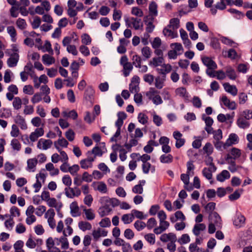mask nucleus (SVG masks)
Masks as SVG:
<instances>
[{"label":"nucleus","mask_w":252,"mask_h":252,"mask_svg":"<svg viewBox=\"0 0 252 252\" xmlns=\"http://www.w3.org/2000/svg\"><path fill=\"white\" fill-rule=\"evenodd\" d=\"M46 247L49 250H51L54 246L61 245L62 249L66 250L69 248V242L66 237H61L60 238L49 237L46 242Z\"/></svg>","instance_id":"nucleus-1"},{"label":"nucleus","mask_w":252,"mask_h":252,"mask_svg":"<svg viewBox=\"0 0 252 252\" xmlns=\"http://www.w3.org/2000/svg\"><path fill=\"white\" fill-rule=\"evenodd\" d=\"M10 57L7 59V64L9 67H13L17 65L19 60V50L15 45L12 46L11 51H8Z\"/></svg>","instance_id":"nucleus-2"},{"label":"nucleus","mask_w":252,"mask_h":252,"mask_svg":"<svg viewBox=\"0 0 252 252\" xmlns=\"http://www.w3.org/2000/svg\"><path fill=\"white\" fill-rule=\"evenodd\" d=\"M100 145V147L95 146L91 151H88L86 155H89L94 159L96 157H101L107 151V150L104 143H101Z\"/></svg>","instance_id":"nucleus-3"},{"label":"nucleus","mask_w":252,"mask_h":252,"mask_svg":"<svg viewBox=\"0 0 252 252\" xmlns=\"http://www.w3.org/2000/svg\"><path fill=\"white\" fill-rule=\"evenodd\" d=\"M125 21L127 27L132 26L135 30H143V24L140 19L134 17H131L130 19L126 18Z\"/></svg>","instance_id":"nucleus-4"},{"label":"nucleus","mask_w":252,"mask_h":252,"mask_svg":"<svg viewBox=\"0 0 252 252\" xmlns=\"http://www.w3.org/2000/svg\"><path fill=\"white\" fill-rule=\"evenodd\" d=\"M120 64L123 67V72L125 77L128 76L133 69L132 64L128 62V58L126 56H123L120 59Z\"/></svg>","instance_id":"nucleus-5"},{"label":"nucleus","mask_w":252,"mask_h":252,"mask_svg":"<svg viewBox=\"0 0 252 252\" xmlns=\"http://www.w3.org/2000/svg\"><path fill=\"white\" fill-rule=\"evenodd\" d=\"M43 240L30 235L26 242V246L29 249H33L39 247L43 244Z\"/></svg>","instance_id":"nucleus-6"},{"label":"nucleus","mask_w":252,"mask_h":252,"mask_svg":"<svg viewBox=\"0 0 252 252\" xmlns=\"http://www.w3.org/2000/svg\"><path fill=\"white\" fill-rule=\"evenodd\" d=\"M64 190L65 195L69 198L78 197L81 193V190L77 187L74 188L66 187L64 189Z\"/></svg>","instance_id":"nucleus-7"},{"label":"nucleus","mask_w":252,"mask_h":252,"mask_svg":"<svg viewBox=\"0 0 252 252\" xmlns=\"http://www.w3.org/2000/svg\"><path fill=\"white\" fill-rule=\"evenodd\" d=\"M55 212L53 209L50 208L45 214V218L47 220L48 223L52 229L56 227V221L54 219Z\"/></svg>","instance_id":"nucleus-8"},{"label":"nucleus","mask_w":252,"mask_h":252,"mask_svg":"<svg viewBox=\"0 0 252 252\" xmlns=\"http://www.w3.org/2000/svg\"><path fill=\"white\" fill-rule=\"evenodd\" d=\"M92 186L94 190L98 191L101 193L105 194L108 192L107 185L102 181L94 182Z\"/></svg>","instance_id":"nucleus-9"},{"label":"nucleus","mask_w":252,"mask_h":252,"mask_svg":"<svg viewBox=\"0 0 252 252\" xmlns=\"http://www.w3.org/2000/svg\"><path fill=\"white\" fill-rule=\"evenodd\" d=\"M209 221V222L215 225L218 228H221V219L217 213L214 212L210 215Z\"/></svg>","instance_id":"nucleus-10"},{"label":"nucleus","mask_w":252,"mask_h":252,"mask_svg":"<svg viewBox=\"0 0 252 252\" xmlns=\"http://www.w3.org/2000/svg\"><path fill=\"white\" fill-rule=\"evenodd\" d=\"M87 158L80 161V166L82 169H88L93 167V162L94 161L91 156L86 155Z\"/></svg>","instance_id":"nucleus-11"},{"label":"nucleus","mask_w":252,"mask_h":252,"mask_svg":"<svg viewBox=\"0 0 252 252\" xmlns=\"http://www.w3.org/2000/svg\"><path fill=\"white\" fill-rule=\"evenodd\" d=\"M173 136L176 140L175 146L179 149L182 147L185 143V139L182 138L183 134L179 131H175L173 133Z\"/></svg>","instance_id":"nucleus-12"},{"label":"nucleus","mask_w":252,"mask_h":252,"mask_svg":"<svg viewBox=\"0 0 252 252\" xmlns=\"http://www.w3.org/2000/svg\"><path fill=\"white\" fill-rule=\"evenodd\" d=\"M53 142L51 140L40 139L37 144V147L40 150H46L51 147Z\"/></svg>","instance_id":"nucleus-13"},{"label":"nucleus","mask_w":252,"mask_h":252,"mask_svg":"<svg viewBox=\"0 0 252 252\" xmlns=\"http://www.w3.org/2000/svg\"><path fill=\"white\" fill-rule=\"evenodd\" d=\"M201 61L203 64L205 65L207 68H217L218 66L217 63L213 60L211 58L207 56H203L201 57Z\"/></svg>","instance_id":"nucleus-14"},{"label":"nucleus","mask_w":252,"mask_h":252,"mask_svg":"<svg viewBox=\"0 0 252 252\" xmlns=\"http://www.w3.org/2000/svg\"><path fill=\"white\" fill-rule=\"evenodd\" d=\"M169 225V223L165 220L159 221V226L154 228V232L157 235L160 234L167 229Z\"/></svg>","instance_id":"nucleus-15"},{"label":"nucleus","mask_w":252,"mask_h":252,"mask_svg":"<svg viewBox=\"0 0 252 252\" xmlns=\"http://www.w3.org/2000/svg\"><path fill=\"white\" fill-rule=\"evenodd\" d=\"M44 133V131L42 127L36 128L30 134L29 138L32 142H35L39 137L43 136Z\"/></svg>","instance_id":"nucleus-16"},{"label":"nucleus","mask_w":252,"mask_h":252,"mask_svg":"<svg viewBox=\"0 0 252 252\" xmlns=\"http://www.w3.org/2000/svg\"><path fill=\"white\" fill-rule=\"evenodd\" d=\"M47 205L50 207L55 208L57 212H59L63 207V204L60 201H58L54 197H50L47 202Z\"/></svg>","instance_id":"nucleus-17"},{"label":"nucleus","mask_w":252,"mask_h":252,"mask_svg":"<svg viewBox=\"0 0 252 252\" xmlns=\"http://www.w3.org/2000/svg\"><path fill=\"white\" fill-rule=\"evenodd\" d=\"M216 167L214 164H211L208 168L205 167L203 169L202 173L204 177L208 180H211L212 178V172L216 170Z\"/></svg>","instance_id":"nucleus-18"},{"label":"nucleus","mask_w":252,"mask_h":252,"mask_svg":"<svg viewBox=\"0 0 252 252\" xmlns=\"http://www.w3.org/2000/svg\"><path fill=\"white\" fill-rule=\"evenodd\" d=\"M226 142L228 147H229L232 145L237 144L239 142V138L236 133H231L229 135Z\"/></svg>","instance_id":"nucleus-19"},{"label":"nucleus","mask_w":252,"mask_h":252,"mask_svg":"<svg viewBox=\"0 0 252 252\" xmlns=\"http://www.w3.org/2000/svg\"><path fill=\"white\" fill-rule=\"evenodd\" d=\"M234 159L229 155H227L225 158L226 163L229 164L228 169L232 173L236 172L238 169V166L236 165Z\"/></svg>","instance_id":"nucleus-20"},{"label":"nucleus","mask_w":252,"mask_h":252,"mask_svg":"<svg viewBox=\"0 0 252 252\" xmlns=\"http://www.w3.org/2000/svg\"><path fill=\"white\" fill-rule=\"evenodd\" d=\"M159 239L163 243L170 242L173 240H177V237L176 234L170 232L162 234L160 235Z\"/></svg>","instance_id":"nucleus-21"},{"label":"nucleus","mask_w":252,"mask_h":252,"mask_svg":"<svg viewBox=\"0 0 252 252\" xmlns=\"http://www.w3.org/2000/svg\"><path fill=\"white\" fill-rule=\"evenodd\" d=\"M95 91L92 86H88L84 93V98L88 101L93 102Z\"/></svg>","instance_id":"nucleus-22"},{"label":"nucleus","mask_w":252,"mask_h":252,"mask_svg":"<svg viewBox=\"0 0 252 252\" xmlns=\"http://www.w3.org/2000/svg\"><path fill=\"white\" fill-rule=\"evenodd\" d=\"M70 214L73 217H78L80 215L79 207L76 201L72 202L69 206Z\"/></svg>","instance_id":"nucleus-23"},{"label":"nucleus","mask_w":252,"mask_h":252,"mask_svg":"<svg viewBox=\"0 0 252 252\" xmlns=\"http://www.w3.org/2000/svg\"><path fill=\"white\" fill-rule=\"evenodd\" d=\"M176 95L183 98L185 100H188L189 97V93L186 89L181 87L177 88L175 91Z\"/></svg>","instance_id":"nucleus-24"},{"label":"nucleus","mask_w":252,"mask_h":252,"mask_svg":"<svg viewBox=\"0 0 252 252\" xmlns=\"http://www.w3.org/2000/svg\"><path fill=\"white\" fill-rule=\"evenodd\" d=\"M224 90L233 96H236L238 93V90L235 85H231L229 83H224L223 84Z\"/></svg>","instance_id":"nucleus-25"},{"label":"nucleus","mask_w":252,"mask_h":252,"mask_svg":"<svg viewBox=\"0 0 252 252\" xmlns=\"http://www.w3.org/2000/svg\"><path fill=\"white\" fill-rule=\"evenodd\" d=\"M37 162L38 160L35 158L29 159L27 160V170L30 172H35Z\"/></svg>","instance_id":"nucleus-26"},{"label":"nucleus","mask_w":252,"mask_h":252,"mask_svg":"<svg viewBox=\"0 0 252 252\" xmlns=\"http://www.w3.org/2000/svg\"><path fill=\"white\" fill-rule=\"evenodd\" d=\"M118 119L115 123V126L117 129H121L124 123V120L126 118V114L124 112H119L117 114Z\"/></svg>","instance_id":"nucleus-27"},{"label":"nucleus","mask_w":252,"mask_h":252,"mask_svg":"<svg viewBox=\"0 0 252 252\" xmlns=\"http://www.w3.org/2000/svg\"><path fill=\"white\" fill-rule=\"evenodd\" d=\"M206 225L204 223H195L192 228V233L196 236L200 235L201 232L206 229Z\"/></svg>","instance_id":"nucleus-28"},{"label":"nucleus","mask_w":252,"mask_h":252,"mask_svg":"<svg viewBox=\"0 0 252 252\" xmlns=\"http://www.w3.org/2000/svg\"><path fill=\"white\" fill-rule=\"evenodd\" d=\"M15 122L19 126L21 129L26 130L28 128L25 119L20 115H17L15 118Z\"/></svg>","instance_id":"nucleus-29"},{"label":"nucleus","mask_w":252,"mask_h":252,"mask_svg":"<svg viewBox=\"0 0 252 252\" xmlns=\"http://www.w3.org/2000/svg\"><path fill=\"white\" fill-rule=\"evenodd\" d=\"M108 232L104 229L98 228L94 230L92 232L94 239L97 240L100 237H105L107 235Z\"/></svg>","instance_id":"nucleus-30"},{"label":"nucleus","mask_w":252,"mask_h":252,"mask_svg":"<svg viewBox=\"0 0 252 252\" xmlns=\"http://www.w3.org/2000/svg\"><path fill=\"white\" fill-rule=\"evenodd\" d=\"M42 61L43 63L49 66L55 63V59L52 56V55L44 54L42 57Z\"/></svg>","instance_id":"nucleus-31"},{"label":"nucleus","mask_w":252,"mask_h":252,"mask_svg":"<svg viewBox=\"0 0 252 252\" xmlns=\"http://www.w3.org/2000/svg\"><path fill=\"white\" fill-rule=\"evenodd\" d=\"M61 138L54 143V146L57 150H61V147L66 148L68 145V142L66 139L63 137Z\"/></svg>","instance_id":"nucleus-32"},{"label":"nucleus","mask_w":252,"mask_h":252,"mask_svg":"<svg viewBox=\"0 0 252 252\" xmlns=\"http://www.w3.org/2000/svg\"><path fill=\"white\" fill-rule=\"evenodd\" d=\"M245 221V217L240 214H237L233 220V224L237 227H241L244 224Z\"/></svg>","instance_id":"nucleus-33"},{"label":"nucleus","mask_w":252,"mask_h":252,"mask_svg":"<svg viewBox=\"0 0 252 252\" xmlns=\"http://www.w3.org/2000/svg\"><path fill=\"white\" fill-rule=\"evenodd\" d=\"M236 124L239 128L242 129L248 128L250 126V123L248 120L240 117L239 116H238Z\"/></svg>","instance_id":"nucleus-34"},{"label":"nucleus","mask_w":252,"mask_h":252,"mask_svg":"<svg viewBox=\"0 0 252 252\" xmlns=\"http://www.w3.org/2000/svg\"><path fill=\"white\" fill-rule=\"evenodd\" d=\"M221 101L223 104L229 109L234 110L236 108V103L233 101H230V100L226 96H222L221 97Z\"/></svg>","instance_id":"nucleus-35"},{"label":"nucleus","mask_w":252,"mask_h":252,"mask_svg":"<svg viewBox=\"0 0 252 252\" xmlns=\"http://www.w3.org/2000/svg\"><path fill=\"white\" fill-rule=\"evenodd\" d=\"M163 33L165 36L174 38L178 36V33L175 30H173L172 28H170L169 26L165 28L163 30Z\"/></svg>","instance_id":"nucleus-36"},{"label":"nucleus","mask_w":252,"mask_h":252,"mask_svg":"<svg viewBox=\"0 0 252 252\" xmlns=\"http://www.w3.org/2000/svg\"><path fill=\"white\" fill-rule=\"evenodd\" d=\"M46 169L50 172V175L51 176L58 175L59 174V170L55 167L52 163L49 162L45 165Z\"/></svg>","instance_id":"nucleus-37"},{"label":"nucleus","mask_w":252,"mask_h":252,"mask_svg":"<svg viewBox=\"0 0 252 252\" xmlns=\"http://www.w3.org/2000/svg\"><path fill=\"white\" fill-rule=\"evenodd\" d=\"M214 145L215 148L219 151H223L224 150L228 148V145L226 144V142H223L221 140L219 141H213Z\"/></svg>","instance_id":"nucleus-38"},{"label":"nucleus","mask_w":252,"mask_h":252,"mask_svg":"<svg viewBox=\"0 0 252 252\" xmlns=\"http://www.w3.org/2000/svg\"><path fill=\"white\" fill-rule=\"evenodd\" d=\"M230 177L229 172L227 170H223L217 175V179L218 181L222 182L226 179H229Z\"/></svg>","instance_id":"nucleus-39"},{"label":"nucleus","mask_w":252,"mask_h":252,"mask_svg":"<svg viewBox=\"0 0 252 252\" xmlns=\"http://www.w3.org/2000/svg\"><path fill=\"white\" fill-rule=\"evenodd\" d=\"M160 68H158V72L162 74H166L170 72L172 70V66L169 64H161Z\"/></svg>","instance_id":"nucleus-40"},{"label":"nucleus","mask_w":252,"mask_h":252,"mask_svg":"<svg viewBox=\"0 0 252 252\" xmlns=\"http://www.w3.org/2000/svg\"><path fill=\"white\" fill-rule=\"evenodd\" d=\"M78 227L83 231L90 230L92 226L91 224L87 221H80L78 222Z\"/></svg>","instance_id":"nucleus-41"},{"label":"nucleus","mask_w":252,"mask_h":252,"mask_svg":"<svg viewBox=\"0 0 252 252\" xmlns=\"http://www.w3.org/2000/svg\"><path fill=\"white\" fill-rule=\"evenodd\" d=\"M83 212L85 214V218L87 220H92L95 218V215L93 209L84 208Z\"/></svg>","instance_id":"nucleus-42"},{"label":"nucleus","mask_w":252,"mask_h":252,"mask_svg":"<svg viewBox=\"0 0 252 252\" xmlns=\"http://www.w3.org/2000/svg\"><path fill=\"white\" fill-rule=\"evenodd\" d=\"M163 62V58L162 57L153 58L149 62V65L154 67L160 66Z\"/></svg>","instance_id":"nucleus-43"},{"label":"nucleus","mask_w":252,"mask_h":252,"mask_svg":"<svg viewBox=\"0 0 252 252\" xmlns=\"http://www.w3.org/2000/svg\"><path fill=\"white\" fill-rule=\"evenodd\" d=\"M12 116V111L9 108H2L0 109V118L7 119Z\"/></svg>","instance_id":"nucleus-44"},{"label":"nucleus","mask_w":252,"mask_h":252,"mask_svg":"<svg viewBox=\"0 0 252 252\" xmlns=\"http://www.w3.org/2000/svg\"><path fill=\"white\" fill-rule=\"evenodd\" d=\"M22 100L19 96L15 97L12 102V106L14 110H18L22 108Z\"/></svg>","instance_id":"nucleus-45"},{"label":"nucleus","mask_w":252,"mask_h":252,"mask_svg":"<svg viewBox=\"0 0 252 252\" xmlns=\"http://www.w3.org/2000/svg\"><path fill=\"white\" fill-rule=\"evenodd\" d=\"M225 74L226 76H227L231 80H234L237 77L235 71L230 66H228L226 68Z\"/></svg>","instance_id":"nucleus-46"},{"label":"nucleus","mask_w":252,"mask_h":252,"mask_svg":"<svg viewBox=\"0 0 252 252\" xmlns=\"http://www.w3.org/2000/svg\"><path fill=\"white\" fill-rule=\"evenodd\" d=\"M158 5L157 3L152 1L150 4L149 6V12L151 16L153 17H156L158 15V10H157Z\"/></svg>","instance_id":"nucleus-47"},{"label":"nucleus","mask_w":252,"mask_h":252,"mask_svg":"<svg viewBox=\"0 0 252 252\" xmlns=\"http://www.w3.org/2000/svg\"><path fill=\"white\" fill-rule=\"evenodd\" d=\"M38 49L42 50L43 52H47L52 55L53 54V51L51 47V44L49 41H46L44 45L40 47H38Z\"/></svg>","instance_id":"nucleus-48"},{"label":"nucleus","mask_w":252,"mask_h":252,"mask_svg":"<svg viewBox=\"0 0 252 252\" xmlns=\"http://www.w3.org/2000/svg\"><path fill=\"white\" fill-rule=\"evenodd\" d=\"M7 32L11 37V40L15 42L16 40V31L15 28L13 26H8L7 27Z\"/></svg>","instance_id":"nucleus-49"},{"label":"nucleus","mask_w":252,"mask_h":252,"mask_svg":"<svg viewBox=\"0 0 252 252\" xmlns=\"http://www.w3.org/2000/svg\"><path fill=\"white\" fill-rule=\"evenodd\" d=\"M220 40L222 43L230 46H233L235 47L237 45V44L232 39L225 36H221L220 38Z\"/></svg>","instance_id":"nucleus-50"},{"label":"nucleus","mask_w":252,"mask_h":252,"mask_svg":"<svg viewBox=\"0 0 252 252\" xmlns=\"http://www.w3.org/2000/svg\"><path fill=\"white\" fill-rule=\"evenodd\" d=\"M155 86L158 89H161L164 86L165 79L159 76L155 78Z\"/></svg>","instance_id":"nucleus-51"},{"label":"nucleus","mask_w":252,"mask_h":252,"mask_svg":"<svg viewBox=\"0 0 252 252\" xmlns=\"http://www.w3.org/2000/svg\"><path fill=\"white\" fill-rule=\"evenodd\" d=\"M146 24V32L151 33L154 31L155 26L153 24V20L151 19L149 21L144 20Z\"/></svg>","instance_id":"nucleus-52"},{"label":"nucleus","mask_w":252,"mask_h":252,"mask_svg":"<svg viewBox=\"0 0 252 252\" xmlns=\"http://www.w3.org/2000/svg\"><path fill=\"white\" fill-rule=\"evenodd\" d=\"M171 48H173V50L178 54V55H181L183 52V48L181 43H174L170 45Z\"/></svg>","instance_id":"nucleus-53"},{"label":"nucleus","mask_w":252,"mask_h":252,"mask_svg":"<svg viewBox=\"0 0 252 252\" xmlns=\"http://www.w3.org/2000/svg\"><path fill=\"white\" fill-rule=\"evenodd\" d=\"M159 159L162 163H171L173 161V157L170 154L162 155L160 156Z\"/></svg>","instance_id":"nucleus-54"},{"label":"nucleus","mask_w":252,"mask_h":252,"mask_svg":"<svg viewBox=\"0 0 252 252\" xmlns=\"http://www.w3.org/2000/svg\"><path fill=\"white\" fill-rule=\"evenodd\" d=\"M16 25L17 27L21 30H24L27 28V24L24 19L18 18L16 22Z\"/></svg>","instance_id":"nucleus-55"},{"label":"nucleus","mask_w":252,"mask_h":252,"mask_svg":"<svg viewBox=\"0 0 252 252\" xmlns=\"http://www.w3.org/2000/svg\"><path fill=\"white\" fill-rule=\"evenodd\" d=\"M238 116L248 121L252 118V111L245 110L241 112Z\"/></svg>","instance_id":"nucleus-56"},{"label":"nucleus","mask_w":252,"mask_h":252,"mask_svg":"<svg viewBox=\"0 0 252 252\" xmlns=\"http://www.w3.org/2000/svg\"><path fill=\"white\" fill-rule=\"evenodd\" d=\"M203 150L204 153L206 154L207 156H210L213 153L214 148L210 143L207 142L203 147Z\"/></svg>","instance_id":"nucleus-57"},{"label":"nucleus","mask_w":252,"mask_h":252,"mask_svg":"<svg viewBox=\"0 0 252 252\" xmlns=\"http://www.w3.org/2000/svg\"><path fill=\"white\" fill-rule=\"evenodd\" d=\"M10 145L14 151H19L21 148V145L20 142L18 139L15 138L11 140Z\"/></svg>","instance_id":"nucleus-58"},{"label":"nucleus","mask_w":252,"mask_h":252,"mask_svg":"<svg viewBox=\"0 0 252 252\" xmlns=\"http://www.w3.org/2000/svg\"><path fill=\"white\" fill-rule=\"evenodd\" d=\"M137 119L138 122L142 125H146L148 123V117L143 113H139Z\"/></svg>","instance_id":"nucleus-59"},{"label":"nucleus","mask_w":252,"mask_h":252,"mask_svg":"<svg viewBox=\"0 0 252 252\" xmlns=\"http://www.w3.org/2000/svg\"><path fill=\"white\" fill-rule=\"evenodd\" d=\"M144 238L150 245H153L156 242V237L153 233H148L145 235Z\"/></svg>","instance_id":"nucleus-60"},{"label":"nucleus","mask_w":252,"mask_h":252,"mask_svg":"<svg viewBox=\"0 0 252 252\" xmlns=\"http://www.w3.org/2000/svg\"><path fill=\"white\" fill-rule=\"evenodd\" d=\"M141 52L143 56L147 59L151 57L152 53L151 49L148 46L144 47L141 50Z\"/></svg>","instance_id":"nucleus-61"},{"label":"nucleus","mask_w":252,"mask_h":252,"mask_svg":"<svg viewBox=\"0 0 252 252\" xmlns=\"http://www.w3.org/2000/svg\"><path fill=\"white\" fill-rule=\"evenodd\" d=\"M213 134L214 138L213 141H219L222 139V132L220 129L214 131Z\"/></svg>","instance_id":"nucleus-62"},{"label":"nucleus","mask_w":252,"mask_h":252,"mask_svg":"<svg viewBox=\"0 0 252 252\" xmlns=\"http://www.w3.org/2000/svg\"><path fill=\"white\" fill-rule=\"evenodd\" d=\"M158 94V92L154 88H150L149 90L146 93V95L151 100Z\"/></svg>","instance_id":"nucleus-63"},{"label":"nucleus","mask_w":252,"mask_h":252,"mask_svg":"<svg viewBox=\"0 0 252 252\" xmlns=\"http://www.w3.org/2000/svg\"><path fill=\"white\" fill-rule=\"evenodd\" d=\"M134 219V217L130 214H125L122 216V220L125 224H128L131 222Z\"/></svg>","instance_id":"nucleus-64"}]
</instances>
